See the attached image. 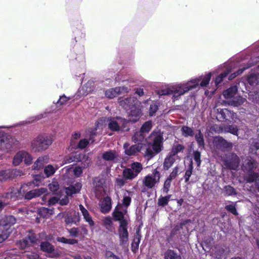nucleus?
I'll return each instance as SVG.
<instances>
[{"instance_id": "5fc2aeb1", "label": "nucleus", "mask_w": 259, "mask_h": 259, "mask_svg": "<svg viewBox=\"0 0 259 259\" xmlns=\"http://www.w3.org/2000/svg\"><path fill=\"white\" fill-rule=\"evenodd\" d=\"M171 181V180L167 178L166 180L164 182L163 185V191L166 193H168L169 191Z\"/></svg>"}, {"instance_id": "bb28decb", "label": "nucleus", "mask_w": 259, "mask_h": 259, "mask_svg": "<svg viewBox=\"0 0 259 259\" xmlns=\"http://www.w3.org/2000/svg\"><path fill=\"white\" fill-rule=\"evenodd\" d=\"M132 193L128 191H126L124 193L123 198L122 200V204H118V205H120L122 206L123 209H125L127 211V207L130 205L131 202V196Z\"/></svg>"}, {"instance_id": "20e7f679", "label": "nucleus", "mask_w": 259, "mask_h": 259, "mask_svg": "<svg viewBox=\"0 0 259 259\" xmlns=\"http://www.w3.org/2000/svg\"><path fill=\"white\" fill-rule=\"evenodd\" d=\"M147 142L152 149L150 147L148 148L145 152V156L151 158L162 149L163 136L161 133L160 131H153L148 137Z\"/></svg>"}, {"instance_id": "603ef678", "label": "nucleus", "mask_w": 259, "mask_h": 259, "mask_svg": "<svg viewBox=\"0 0 259 259\" xmlns=\"http://www.w3.org/2000/svg\"><path fill=\"white\" fill-rule=\"evenodd\" d=\"M193 168V167L192 165V163H191V164L190 165V166H189V168L186 170V171L185 172V176H184V178L185 179V182L186 183H187L189 180V179H190V178L192 175V173Z\"/></svg>"}, {"instance_id": "5701e85b", "label": "nucleus", "mask_w": 259, "mask_h": 259, "mask_svg": "<svg viewBox=\"0 0 259 259\" xmlns=\"http://www.w3.org/2000/svg\"><path fill=\"white\" fill-rule=\"evenodd\" d=\"M81 184L79 182H76L71 185L65 188L66 193L67 196H71L73 194L78 193L81 189Z\"/></svg>"}, {"instance_id": "4c0bfd02", "label": "nucleus", "mask_w": 259, "mask_h": 259, "mask_svg": "<svg viewBox=\"0 0 259 259\" xmlns=\"http://www.w3.org/2000/svg\"><path fill=\"white\" fill-rule=\"evenodd\" d=\"M53 210L46 207H41L38 210V213L40 216L46 218L52 214Z\"/></svg>"}, {"instance_id": "4468645a", "label": "nucleus", "mask_w": 259, "mask_h": 259, "mask_svg": "<svg viewBox=\"0 0 259 259\" xmlns=\"http://www.w3.org/2000/svg\"><path fill=\"white\" fill-rule=\"evenodd\" d=\"M152 126V122L150 121L145 122L140 131L135 133L134 136L132 137V140L134 142H142L144 138V134L148 133Z\"/></svg>"}, {"instance_id": "aec40b11", "label": "nucleus", "mask_w": 259, "mask_h": 259, "mask_svg": "<svg viewBox=\"0 0 259 259\" xmlns=\"http://www.w3.org/2000/svg\"><path fill=\"white\" fill-rule=\"evenodd\" d=\"M102 158L105 161L116 162L119 159L118 153L114 150H108L102 154Z\"/></svg>"}, {"instance_id": "37998d69", "label": "nucleus", "mask_w": 259, "mask_h": 259, "mask_svg": "<svg viewBox=\"0 0 259 259\" xmlns=\"http://www.w3.org/2000/svg\"><path fill=\"white\" fill-rule=\"evenodd\" d=\"M245 100V99L244 98L239 96L234 98L232 100L231 104L233 106H237L242 104L244 102Z\"/></svg>"}, {"instance_id": "f257e3e1", "label": "nucleus", "mask_w": 259, "mask_h": 259, "mask_svg": "<svg viewBox=\"0 0 259 259\" xmlns=\"http://www.w3.org/2000/svg\"><path fill=\"white\" fill-rule=\"evenodd\" d=\"M113 215L115 220L120 222L118 229L120 245L123 247H127L128 244L127 225L130 220L128 215L126 214V211L123 209L121 205H118L116 207Z\"/></svg>"}, {"instance_id": "69168bd1", "label": "nucleus", "mask_w": 259, "mask_h": 259, "mask_svg": "<svg viewBox=\"0 0 259 259\" xmlns=\"http://www.w3.org/2000/svg\"><path fill=\"white\" fill-rule=\"evenodd\" d=\"M28 240L29 243H30L31 244H34L36 242V241L37 239L36 238V236L34 234L30 233L28 235Z\"/></svg>"}, {"instance_id": "4be33fe9", "label": "nucleus", "mask_w": 259, "mask_h": 259, "mask_svg": "<svg viewBox=\"0 0 259 259\" xmlns=\"http://www.w3.org/2000/svg\"><path fill=\"white\" fill-rule=\"evenodd\" d=\"M217 117L220 119L229 120L230 117L233 119L235 114L227 109H218Z\"/></svg>"}, {"instance_id": "473e14b6", "label": "nucleus", "mask_w": 259, "mask_h": 259, "mask_svg": "<svg viewBox=\"0 0 259 259\" xmlns=\"http://www.w3.org/2000/svg\"><path fill=\"white\" fill-rule=\"evenodd\" d=\"M48 194L47 193V194H46L45 196H44L42 197V202H41V203H45L48 201V204L49 205H53L55 204L56 203H57L58 202L59 199L58 197L55 196V197H53L52 198L48 199Z\"/></svg>"}, {"instance_id": "a211bd4d", "label": "nucleus", "mask_w": 259, "mask_h": 259, "mask_svg": "<svg viewBox=\"0 0 259 259\" xmlns=\"http://www.w3.org/2000/svg\"><path fill=\"white\" fill-rule=\"evenodd\" d=\"M130 89L125 87H116L114 89H110L105 91V94L106 97L108 98H113L116 97L118 94L122 92H127Z\"/></svg>"}, {"instance_id": "0eeeda50", "label": "nucleus", "mask_w": 259, "mask_h": 259, "mask_svg": "<svg viewBox=\"0 0 259 259\" xmlns=\"http://www.w3.org/2000/svg\"><path fill=\"white\" fill-rule=\"evenodd\" d=\"M18 141L10 135L0 131V151L9 152Z\"/></svg>"}, {"instance_id": "9d476101", "label": "nucleus", "mask_w": 259, "mask_h": 259, "mask_svg": "<svg viewBox=\"0 0 259 259\" xmlns=\"http://www.w3.org/2000/svg\"><path fill=\"white\" fill-rule=\"evenodd\" d=\"M143 169L142 164L139 162H134L131 164L130 168L124 169L123 175L127 180H133L138 176Z\"/></svg>"}, {"instance_id": "2f4dec72", "label": "nucleus", "mask_w": 259, "mask_h": 259, "mask_svg": "<svg viewBox=\"0 0 259 259\" xmlns=\"http://www.w3.org/2000/svg\"><path fill=\"white\" fill-rule=\"evenodd\" d=\"M58 168L59 166L57 165L55 166H53L52 165H47L44 169V172L47 177H49L53 175Z\"/></svg>"}, {"instance_id": "8fccbe9b", "label": "nucleus", "mask_w": 259, "mask_h": 259, "mask_svg": "<svg viewBox=\"0 0 259 259\" xmlns=\"http://www.w3.org/2000/svg\"><path fill=\"white\" fill-rule=\"evenodd\" d=\"M80 137V134L79 133H75L72 136V138L71 139L70 141V147L71 149H73V143H78V140L79 139Z\"/></svg>"}, {"instance_id": "e2e57ef3", "label": "nucleus", "mask_w": 259, "mask_h": 259, "mask_svg": "<svg viewBox=\"0 0 259 259\" xmlns=\"http://www.w3.org/2000/svg\"><path fill=\"white\" fill-rule=\"evenodd\" d=\"M103 225L108 228L112 225V222L111 217H107L103 220Z\"/></svg>"}, {"instance_id": "72a5a7b5", "label": "nucleus", "mask_w": 259, "mask_h": 259, "mask_svg": "<svg viewBox=\"0 0 259 259\" xmlns=\"http://www.w3.org/2000/svg\"><path fill=\"white\" fill-rule=\"evenodd\" d=\"M89 143V141L86 139H81L77 143H72L73 149H83L86 147Z\"/></svg>"}, {"instance_id": "ea45409f", "label": "nucleus", "mask_w": 259, "mask_h": 259, "mask_svg": "<svg viewBox=\"0 0 259 259\" xmlns=\"http://www.w3.org/2000/svg\"><path fill=\"white\" fill-rule=\"evenodd\" d=\"M171 197L170 195H168L165 197H160L158 200V204L159 206H164L168 204Z\"/></svg>"}, {"instance_id": "1a4fd4ad", "label": "nucleus", "mask_w": 259, "mask_h": 259, "mask_svg": "<svg viewBox=\"0 0 259 259\" xmlns=\"http://www.w3.org/2000/svg\"><path fill=\"white\" fill-rule=\"evenodd\" d=\"M93 186L97 196L104 195L107 189L106 176L101 175L95 178L93 181Z\"/></svg>"}, {"instance_id": "49530a36", "label": "nucleus", "mask_w": 259, "mask_h": 259, "mask_svg": "<svg viewBox=\"0 0 259 259\" xmlns=\"http://www.w3.org/2000/svg\"><path fill=\"white\" fill-rule=\"evenodd\" d=\"M184 149V147L183 145L178 144L177 145H175L173 147L171 152L170 153L171 155H172L175 157L176 155L178 154L179 152L183 151Z\"/></svg>"}, {"instance_id": "ddd939ff", "label": "nucleus", "mask_w": 259, "mask_h": 259, "mask_svg": "<svg viewBox=\"0 0 259 259\" xmlns=\"http://www.w3.org/2000/svg\"><path fill=\"white\" fill-rule=\"evenodd\" d=\"M81 161L83 162L84 167L89 165L90 163L89 157L85 154H80L77 152L72 153L69 156L66 157L62 164L71 163L73 161Z\"/></svg>"}, {"instance_id": "423d86ee", "label": "nucleus", "mask_w": 259, "mask_h": 259, "mask_svg": "<svg viewBox=\"0 0 259 259\" xmlns=\"http://www.w3.org/2000/svg\"><path fill=\"white\" fill-rule=\"evenodd\" d=\"M16 220L12 215L0 216V243L6 240L11 232V226L15 223Z\"/></svg>"}, {"instance_id": "c03bdc74", "label": "nucleus", "mask_w": 259, "mask_h": 259, "mask_svg": "<svg viewBox=\"0 0 259 259\" xmlns=\"http://www.w3.org/2000/svg\"><path fill=\"white\" fill-rule=\"evenodd\" d=\"M195 139L200 147L204 148V142L202 134L200 132L195 135Z\"/></svg>"}, {"instance_id": "f3484780", "label": "nucleus", "mask_w": 259, "mask_h": 259, "mask_svg": "<svg viewBox=\"0 0 259 259\" xmlns=\"http://www.w3.org/2000/svg\"><path fill=\"white\" fill-rule=\"evenodd\" d=\"M142 142H137L138 144L129 146L128 144L125 143L123 145L124 152L128 156H135L142 150L143 144Z\"/></svg>"}, {"instance_id": "dca6fc26", "label": "nucleus", "mask_w": 259, "mask_h": 259, "mask_svg": "<svg viewBox=\"0 0 259 259\" xmlns=\"http://www.w3.org/2000/svg\"><path fill=\"white\" fill-rule=\"evenodd\" d=\"M27 187V184H23L19 188H12L9 192H7L4 197L7 199H15L24 196L25 193V188Z\"/></svg>"}, {"instance_id": "774afa93", "label": "nucleus", "mask_w": 259, "mask_h": 259, "mask_svg": "<svg viewBox=\"0 0 259 259\" xmlns=\"http://www.w3.org/2000/svg\"><path fill=\"white\" fill-rule=\"evenodd\" d=\"M27 257L29 259H41L39 257L38 254L35 252H31L27 254Z\"/></svg>"}, {"instance_id": "6e6d98bb", "label": "nucleus", "mask_w": 259, "mask_h": 259, "mask_svg": "<svg viewBox=\"0 0 259 259\" xmlns=\"http://www.w3.org/2000/svg\"><path fill=\"white\" fill-rule=\"evenodd\" d=\"M224 191L225 193L228 195H232L235 194L234 189L230 186H227L225 187Z\"/></svg>"}, {"instance_id": "f03ea898", "label": "nucleus", "mask_w": 259, "mask_h": 259, "mask_svg": "<svg viewBox=\"0 0 259 259\" xmlns=\"http://www.w3.org/2000/svg\"><path fill=\"white\" fill-rule=\"evenodd\" d=\"M200 81V78H192L187 82L175 83L162 89L159 92V95H173L174 98H178L190 90L196 88Z\"/></svg>"}, {"instance_id": "b1692460", "label": "nucleus", "mask_w": 259, "mask_h": 259, "mask_svg": "<svg viewBox=\"0 0 259 259\" xmlns=\"http://www.w3.org/2000/svg\"><path fill=\"white\" fill-rule=\"evenodd\" d=\"M79 207L85 222L88 223L90 227L94 226L95 224L94 222L93 221L92 217L89 214V211L81 204H80Z\"/></svg>"}, {"instance_id": "c85d7f7f", "label": "nucleus", "mask_w": 259, "mask_h": 259, "mask_svg": "<svg viewBox=\"0 0 259 259\" xmlns=\"http://www.w3.org/2000/svg\"><path fill=\"white\" fill-rule=\"evenodd\" d=\"M175 160V157L170 154L164 159L163 163L164 169L166 170L169 169L172 165Z\"/></svg>"}, {"instance_id": "4d7b16f0", "label": "nucleus", "mask_w": 259, "mask_h": 259, "mask_svg": "<svg viewBox=\"0 0 259 259\" xmlns=\"http://www.w3.org/2000/svg\"><path fill=\"white\" fill-rule=\"evenodd\" d=\"M225 208L227 210L230 211L232 214L234 215L237 214V210L234 204H231L229 205H227Z\"/></svg>"}, {"instance_id": "7ed1b4c3", "label": "nucleus", "mask_w": 259, "mask_h": 259, "mask_svg": "<svg viewBox=\"0 0 259 259\" xmlns=\"http://www.w3.org/2000/svg\"><path fill=\"white\" fill-rule=\"evenodd\" d=\"M118 101L120 105L125 110H130L128 115V120L135 122L139 120L141 109L140 103L134 97L119 98Z\"/></svg>"}, {"instance_id": "6ab92c4d", "label": "nucleus", "mask_w": 259, "mask_h": 259, "mask_svg": "<svg viewBox=\"0 0 259 259\" xmlns=\"http://www.w3.org/2000/svg\"><path fill=\"white\" fill-rule=\"evenodd\" d=\"M26 191V188H25ZM48 190L46 188H41L30 191L27 193H25L24 196L25 199H31L35 197H38L42 194H46Z\"/></svg>"}, {"instance_id": "0e129e2a", "label": "nucleus", "mask_w": 259, "mask_h": 259, "mask_svg": "<svg viewBox=\"0 0 259 259\" xmlns=\"http://www.w3.org/2000/svg\"><path fill=\"white\" fill-rule=\"evenodd\" d=\"M257 82V76L255 75H251L248 78V82L253 85Z\"/></svg>"}, {"instance_id": "338daca9", "label": "nucleus", "mask_w": 259, "mask_h": 259, "mask_svg": "<svg viewBox=\"0 0 259 259\" xmlns=\"http://www.w3.org/2000/svg\"><path fill=\"white\" fill-rule=\"evenodd\" d=\"M73 172L76 177H79L82 173V168L80 166H76L73 170Z\"/></svg>"}, {"instance_id": "c9c22d12", "label": "nucleus", "mask_w": 259, "mask_h": 259, "mask_svg": "<svg viewBox=\"0 0 259 259\" xmlns=\"http://www.w3.org/2000/svg\"><path fill=\"white\" fill-rule=\"evenodd\" d=\"M10 169L0 170V183L11 179Z\"/></svg>"}, {"instance_id": "e433bc0d", "label": "nucleus", "mask_w": 259, "mask_h": 259, "mask_svg": "<svg viewBox=\"0 0 259 259\" xmlns=\"http://www.w3.org/2000/svg\"><path fill=\"white\" fill-rule=\"evenodd\" d=\"M40 247L42 251L48 253L52 252L54 250L53 245L48 242H42L40 245Z\"/></svg>"}, {"instance_id": "3c124183", "label": "nucleus", "mask_w": 259, "mask_h": 259, "mask_svg": "<svg viewBox=\"0 0 259 259\" xmlns=\"http://www.w3.org/2000/svg\"><path fill=\"white\" fill-rule=\"evenodd\" d=\"M247 181L249 182L255 181L257 188L259 191V176L257 174H253L251 176V178H249L247 179Z\"/></svg>"}, {"instance_id": "864d4df0", "label": "nucleus", "mask_w": 259, "mask_h": 259, "mask_svg": "<svg viewBox=\"0 0 259 259\" xmlns=\"http://www.w3.org/2000/svg\"><path fill=\"white\" fill-rule=\"evenodd\" d=\"M49 187L51 191L55 192L59 189V186L58 183L57 181H53L51 184H49Z\"/></svg>"}, {"instance_id": "cd10ccee", "label": "nucleus", "mask_w": 259, "mask_h": 259, "mask_svg": "<svg viewBox=\"0 0 259 259\" xmlns=\"http://www.w3.org/2000/svg\"><path fill=\"white\" fill-rule=\"evenodd\" d=\"M48 157L47 156L39 157L34 162L33 165L34 169H39L42 168L45 163H47Z\"/></svg>"}, {"instance_id": "a18cd8bd", "label": "nucleus", "mask_w": 259, "mask_h": 259, "mask_svg": "<svg viewBox=\"0 0 259 259\" xmlns=\"http://www.w3.org/2000/svg\"><path fill=\"white\" fill-rule=\"evenodd\" d=\"M98 124H97L96 125V127L94 129H89L87 131L86 136L90 137V141H91L92 142H93V137L96 135V132L97 130Z\"/></svg>"}, {"instance_id": "a878e982", "label": "nucleus", "mask_w": 259, "mask_h": 259, "mask_svg": "<svg viewBox=\"0 0 259 259\" xmlns=\"http://www.w3.org/2000/svg\"><path fill=\"white\" fill-rule=\"evenodd\" d=\"M91 91V89H88L86 85L82 86L79 88L75 95L74 96L75 100H80L87 96Z\"/></svg>"}, {"instance_id": "6e6552de", "label": "nucleus", "mask_w": 259, "mask_h": 259, "mask_svg": "<svg viewBox=\"0 0 259 259\" xmlns=\"http://www.w3.org/2000/svg\"><path fill=\"white\" fill-rule=\"evenodd\" d=\"M107 123L109 128L112 131L128 130V121L121 117H108L107 119Z\"/></svg>"}, {"instance_id": "13d9d810", "label": "nucleus", "mask_w": 259, "mask_h": 259, "mask_svg": "<svg viewBox=\"0 0 259 259\" xmlns=\"http://www.w3.org/2000/svg\"><path fill=\"white\" fill-rule=\"evenodd\" d=\"M70 99V98L67 97L65 95H63L60 97L59 100L57 102V103L61 105L66 104L68 101Z\"/></svg>"}, {"instance_id": "052dcab7", "label": "nucleus", "mask_w": 259, "mask_h": 259, "mask_svg": "<svg viewBox=\"0 0 259 259\" xmlns=\"http://www.w3.org/2000/svg\"><path fill=\"white\" fill-rule=\"evenodd\" d=\"M18 244L22 249H25L30 245L29 241L27 239H24L18 242Z\"/></svg>"}, {"instance_id": "58836bf2", "label": "nucleus", "mask_w": 259, "mask_h": 259, "mask_svg": "<svg viewBox=\"0 0 259 259\" xmlns=\"http://www.w3.org/2000/svg\"><path fill=\"white\" fill-rule=\"evenodd\" d=\"M76 218H71L69 217V216H65V221L66 224H76L78 223L79 221V218L78 217V214L74 213Z\"/></svg>"}, {"instance_id": "680f3d73", "label": "nucleus", "mask_w": 259, "mask_h": 259, "mask_svg": "<svg viewBox=\"0 0 259 259\" xmlns=\"http://www.w3.org/2000/svg\"><path fill=\"white\" fill-rule=\"evenodd\" d=\"M158 109V105L154 103L150 105V110H149V114L150 116H153L155 112L157 111Z\"/></svg>"}, {"instance_id": "7c9ffc66", "label": "nucleus", "mask_w": 259, "mask_h": 259, "mask_svg": "<svg viewBox=\"0 0 259 259\" xmlns=\"http://www.w3.org/2000/svg\"><path fill=\"white\" fill-rule=\"evenodd\" d=\"M211 77V73L208 72L204 76H201L198 77H195V78H200L199 82L201 80L200 85L202 87H206L208 84Z\"/></svg>"}, {"instance_id": "39448f33", "label": "nucleus", "mask_w": 259, "mask_h": 259, "mask_svg": "<svg viewBox=\"0 0 259 259\" xmlns=\"http://www.w3.org/2000/svg\"><path fill=\"white\" fill-rule=\"evenodd\" d=\"M52 136L47 134L38 135L31 143V147L35 152H41L47 150L53 143Z\"/></svg>"}, {"instance_id": "393cba45", "label": "nucleus", "mask_w": 259, "mask_h": 259, "mask_svg": "<svg viewBox=\"0 0 259 259\" xmlns=\"http://www.w3.org/2000/svg\"><path fill=\"white\" fill-rule=\"evenodd\" d=\"M237 88L236 86H233L225 90L223 93L224 97L227 100H233L237 92Z\"/></svg>"}, {"instance_id": "a19ab883", "label": "nucleus", "mask_w": 259, "mask_h": 259, "mask_svg": "<svg viewBox=\"0 0 259 259\" xmlns=\"http://www.w3.org/2000/svg\"><path fill=\"white\" fill-rule=\"evenodd\" d=\"M182 135L185 137L192 136L194 134L193 130L187 126L182 127Z\"/></svg>"}, {"instance_id": "f8f14e48", "label": "nucleus", "mask_w": 259, "mask_h": 259, "mask_svg": "<svg viewBox=\"0 0 259 259\" xmlns=\"http://www.w3.org/2000/svg\"><path fill=\"white\" fill-rule=\"evenodd\" d=\"M32 160L31 155L27 152L20 151L14 156L12 163L14 166H18L24 160L26 164L29 165L31 163Z\"/></svg>"}, {"instance_id": "bf43d9fd", "label": "nucleus", "mask_w": 259, "mask_h": 259, "mask_svg": "<svg viewBox=\"0 0 259 259\" xmlns=\"http://www.w3.org/2000/svg\"><path fill=\"white\" fill-rule=\"evenodd\" d=\"M178 169L179 168L178 166L175 167L167 178L171 180L175 179L178 175Z\"/></svg>"}, {"instance_id": "9b49d317", "label": "nucleus", "mask_w": 259, "mask_h": 259, "mask_svg": "<svg viewBox=\"0 0 259 259\" xmlns=\"http://www.w3.org/2000/svg\"><path fill=\"white\" fill-rule=\"evenodd\" d=\"M160 174L157 169H154L152 174L145 176L143 180V185L148 189H152L159 182Z\"/></svg>"}, {"instance_id": "79ce46f5", "label": "nucleus", "mask_w": 259, "mask_h": 259, "mask_svg": "<svg viewBox=\"0 0 259 259\" xmlns=\"http://www.w3.org/2000/svg\"><path fill=\"white\" fill-rule=\"evenodd\" d=\"M231 72L230 70H228L227 71L221 74L218 76L215 79L214 82L215 85L217 87L223 80V79Z\"/></svg>"}, {"instance_id": "2eb2a0df", "label": "nucleus", "mask_w": 259, "mask_h": 259, "mask_svg": "<svg viewBox=\"0 0 259 259\" xmlns=\"http://www.w3.org/2000/svg\"><path fill=\"white\" fill-rule=\"evenodd\" d=\"M224 165L232 169H236L239 166V159L235 154L227 155L226 158H223Z\"/></svg>"}, {"instance_id": "412c9836", "label": "nucleus", "mask_w": 259, "mask_h": 259, "mask_svg": "<svg viewBox=\"0 0 259 259\" xmlns=\"http://www.w3.org/2000/svg\"><path fill=\"white\" fill-rule=\"evenodd\" d=\"M101 211L103 213H107L111 208V200L109 197H105L100 202Z\"/></svg>"}, {"instance_id": "c756f323", "label": "nucleus", "mask_w": 259, "mask_h": 259, "mask_svg": "<svg viewBox=\"0 0 259 259\" xmlns=\"http://www.w3.org/2000/svg\"><path fill=\"white\" fill-rule=\"evenodd\" d=\"M141 235L140 234L139 231H137L133 242L132 243V250L134 252H136L138 250Z\"/></svg>"}, {"instance_id": "de8ad7c7", "label": "nucleus", "mask_w": 259, "mask_h": 259, "mask_svg": "<svg viewBox=\"0 0 259 259\" xmlns=\"http://www.w3.org/2000/svg\"><path fill=\"white\" fill-rule=\"evenodd\" d=\"M10 176L11 179H13L18 176L23 175V172L22 170L18 169H10Z\"/></svg>"}, {"instance_id": "f704fd0d", "label": "nucleus", "mask_w": 259, "mask_h": 259, "mask_svg": "<svg viewBox=\"0 0 259 259\" xmlns=\"http://www.w3.org/2000/svg\"><path fill=\"white\" fill-rule=\"evenodd\" d=\"M165 259H181L180 255L175 253L172 250H168L164 253Z\"/></svg>"}, {"instance_id": "09e8293b", "label": "nucleus", "mask_w": 259, "mask_h": 259, "mask_svg": "<svg viewBox=\"0 0 259 259\" xmlns=\"http://www.w3.org/2000/svg\"><path fill=\"white\" fill-rule=\"evenodd\" d=\"M194 159L196 161L197 166H200L201 162L200 159L201 154L198 151H195L193 152Z\"/></svg>"}]
</instances>
